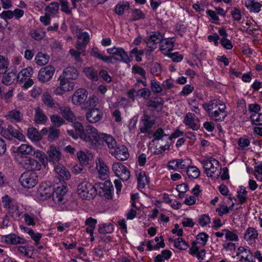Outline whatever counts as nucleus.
Wrapping results in <instances>:
<instances>
[{
  "instance_id": "nucleus-5",
  "label": "nucleus",
  "mask_w": 262,
  "mask_h": 262,
  "mask_svg": "<svg viewBox=\"0 0 262 262\" xmlns=\"http://www.w3.org/2000/svg\"><path fill=\"white\" fill-rule=\"evenodd\" d=\"M112 170L115 175L123 181H127L130 178L128 168L120 162H115L112 165Z\"/></svg>"
},
{
  "instance_id": "nucleus-55",
  "label": "nucleus",
  "mask_w": 262,
  "mask_h": 262,
  "mask_svg": "<svg viewBox=\"0 0 262 262\" xmlns=\"http://www.w3.org/2000/svg\"><path fill=\"white\" fill-rule=\"evenodd\" d=\"M77 156L81 164H84L88 162V161L92 157L91 155L88 153H85L82 151H79L77 154Z\"/></svg>"
},
{
  "instance_id": "nucleus-6",
  "label": "nucleus",
  "mask_w": 262,
  "mask_h": 262,
  "mask_svg": "<svg viewBox=\"0 0 262 262\" xmlns=\"http://www.w3.org/2000/svg\"><path fill=\"white\" fill-rule=\"evenodd\" d=\"M163 37L162 34L159 32H154L144 39V41L149 48V51L152 52L157 48V44L161 42Z\"/></svg>"
},
{
  "instance_id": "nucleus-26",
  "label": "nucleus",
  "mask_w": 262,
  "mask_h": 262,
  "mask_svg": "<svg viewBox=\"0 0 262 262\" xmlns=\"http://www.w3.org/2000/svg\"><path fill=\"white\" fill-rule=\"evenodd\" d=\"M59 110L64 120L70 122H72L76 120V117L70 107H60Z\"/></svg>"
},
{
  "instance_id": "nucleus-36",
  "label": "nucleus",
  "mask_w": 262,
  "mask_h": 262,
  "mask_svg": "<svg viewBox=\"0 0 262 262\" xmlns=\"http://www.w3.org/2000/svg\"><path fill=\"white\" fill-rule=\"evenodd\" d=\"M15 79L17 80V72L11 71L4 74L3 76L2 82L6 85H9L14 82Z\"/></svg>"
},
{
  "instance_id": "nucleus-54",
  "label": "nucleus",
  "mask_w": 262,
  "mask_h": 262,
  "mask_svg": "<svg viewBox=\"0 0 262 262\" xmlns=\"http://www.w3.org/2000/svg\"><path fill=\"white\" fill-rule=\"evenodd\" d=\"M53 189L51 187L43 188L41 187L39 190L40 195L45 199L49 198L52 193Z\"/></svg>"
},
{
  "instance_id": "nucleus-30",
  "label": "nucleus",
  "mask_w": 262,
  "mask_h": 262,
  "mask_svg": "<svg viewBox=\"0 0 262 262\" xmlns=\"http://www.w3.org/2000/svg\"><path fill=\"white\" fill-rule=\"evenodd\" d=\"M257 230L253 227H248L244 234V238L247 242L255 241L258 238Z\"/></svg>"
},
{
  "instance_id": "nucleus-21",
  "label": "nucleus",
  "mask_w": 262,
  "mask_h": 262,
  "mask_svg": "<svg viewBox=\"0 0 262 262\" xmlns=\"http://www.w3.org/2000/svg\"><path fill=\"white\" fill-rule=\"evenodd\" d=\"M101 141L105 143L110 153L117 146L115 139L112 136L108 134L104 133L101 134Z\"/></svg>"
},
{
  "instance_id": "nucleus-13",
  "label": "nucleus",
  "mask_w": 262,
  "mask_h": 262,
  "mask_svg": "<svg viewBox=\"0 0 262 262\" xmlns=\"http://www.w3.org/2000/svg\"><path fill=\"white\" fill-rule=\"evenodd\" d=\"M110 154L120 161H125L129 157L128 149L123 145H117Z\"/></svg>"
},
{
  "instance_id": "nucleus-29",
  "label": "nucleus",
  "mask_w": 262,
  "mask_h": 262,
  "mask_svg": "<svg viewBox=\"0 0 262 262\" xmlns=\"http://www.w3.org/2000/svg\"><path fill=\"white\" fill-rule=\"evenodd\" d=\"M60 88L63 90V92H69L73 90L75 84L69 81V79L60 76L58 79Z\"/></svg>"
},
{
  "instance_id": "nucleus-16",
  "label": "nucleus",
  "mask_w": 262,
  "mask_h": 262,
  "mask_svg": "<svg viewBox=\"0 0 262 262\" xmlns=\"http://www.w3.org/2000/svg\"><path fill=\"white\" fill-rule=\"evenodd\" d=\"M102 112L98 108H93L86 113V118L91 123H95L102 118Z\"/></svg>"
},
{
  "instance_id": "nucleus-23",
  "label": "nucleus",
  "mask_w": 262,
  "mask_h": 262,
  "mask_svg": "<svg viewBox=\"0 0 262 262\" xmlns=\"http://www.w3.org/2000/svg\"><path fill=\"white\" fill-rule=\"evenodd\" d=\"M78 38L76 47L78 50H82L90 41L89 35L87 32H81L79 33Z\"/></svg>"
},
{
  "instance_id": "nucleus-4",
  "label": "nucleus",
  "mask_w": 262,
  "mask_h": 262,
  "mask_svg": "<svg viewBox=\"0 0 262 262\" xmlns=\"http://www.w3.org/2000/svg\"><path fill=\"white\" fill-rule=\"evenodd\" d=\"M201 163L205 169L206 174L208 177H212L213 174H214L220 168L219 161L214 158H210L206 160L202 161Z\"/></svg>"
},
{
  "instance_id": "nucleus-56",
  "label": "nucleus",
  "mask_w": 262,
  "mask_h": 262,
  "mask_svg": "<svg viewBox=\"0 0 262 262\" xmlns=\"http://www.w3.org/2000/svg\"><path fill=\"white\" fill-rule=\"evenodd\" d=\"M8 66L7 59L3 56H0V77L7 71Z\"/></svg>"
},
{
  "instance_id": "nucleus-2",
  "label": "nucleus",
  "mask_w": 262,
  "mask_h": 262,
  "mask_svg": "<svg viewBox=\"0 0 262 262\" xmlns=\"http://www.w3.org/2000/svg\"><path fill=\"white\" fill-rule=\"evenodd\" d=\"M77 193L82 199L90 200L97 194V188L91 183L84 181L77 186Z\"/></svg>"
},
{
  "instance_id": "nucleus-9",
  "label": "nucleus",
  "mask_w": 262,
  "mask_h": 262,
  "mask_svg": "<svg viewBox=\"0 0 262 262\" xmlns=\"http://www.w3.org/2000/svg\"><path fill=\"white\" fill-rule=\"evenodd\" d=\"M226 106L224 104L220 105L215 110L212 111L208 115L209 117L213 120L217 122H222L224 120L227 114L225 110Z\"/></svg>"
},
{
  "instance_id": "nucleus-24",
  "label": "nucleus",
  "mask_w": 262,
  "mask_h": 262,
  "mask_svg": "<svg viewBox=\"0 0 262 262\" xmlns=\"http://www.w3.org/2000/svg\"><path fill=\"white\" fill-rule=\"evenodd\" d=\"M224 104V103L219 99H213L210 100L208 102L203 104L202 106L205 111L207 113L208 115L213 111L214 109H216L220 104Z\"/></svg>"
},
{
  "instance_id": "nucleus-58",
  "label": "nucleus",
  "mask_w": 262,
  "mask_h": 262,
  "mask_svg": "<svg viewBox=\"0 0 262 262\" xmlns=\"http://www.w3.org/2000/svg\"><path fill=\"white\" fill-rule=\"evenodd\" d=\"M191 164V160L189 159H178V169H188Z\"/></svg>"
},
{
  "instance_id": "nucleus-27",
  "label": "nucleus",
  "mask_w": 262,
  "mask_h": 262,
  "mask_svg": "<svg viewBox=\"0 0 262 262\" xmlns=\"http://www.w3.org/2000/svg\"><path fill=\"white\" fill-rule=\"evenodd\" d=\"M61 76L68 79H76L79 76L77 69L74 67H69L66 68Z\"/></svg>"
},
{
  "instance_id": "nucleus-51",
  "label": "nucleus",
  "mask_w": 262,
  "mask_h": 262,
  "mask_svg": "<svg viewBox=\"0 0 262 262\" xmlns=\"http://www.w3.org/2000/svg\"><path fill=\"white\" fill-rule=\"evenodd\" d=\"M137 181L138 186L143 188L146 184H148V181L145 173L144 171H141L137 174Z\"/></svg>"
},
{
  "instance_id": "nucleus-17",
  "label": "nucleus",
  "mask_w": 262,
  "mask_h": 262,
  "mask_svg": "<svg viewBox=\"0 0 262 262\" xmlns=\"http://www.w3.org/2000/svg\"><path fill=\"white\" fill-rule=\"evenodd\" d=\"M21 165L24 168L28 169L30 171L39 170L41 167L40 164L37 161L29 157H27L24 159Z\"/></svg>"
},
{
  "instance_id": "nucleus-40",
  "label": "nucleus",
  "mask_w": 262,
  "mask_h": 262,
  "mask_svg": "<svg viewBox=\"0 0 262 262\" xmlns=\"http://www.w3.org/2000/svg\"><path fill=\"white\" fill-rule=\"evenodd\" d=\"M83 72L87 77L93 81H96L98 79L97 72L92 68H85Z\"/></svg>"
},
{
  "instance_id": "nucleus-10",
  "label": "nucleus",
  "mask_w": 262,
  "mask_h": 262,
  "mask_svg": "<svg viewBox=\"0 0 262 262\" xmlns=\"http://www.w3.org/2000/svg\"><path fill=\"white\" fill-rule=\"evenodd\" d=\"M183 123L193 130H197L200 127L199 118L194 114L190 112L185 116Z\"/></svg>"
},
{
  "instance_id": "nucleus-22",
  "label": "nucleus",
  "mask_w": 262,
  "mask_h": 262,
  "mask_svg": "<svg viewBox=\"0 0 262 262\" xmlns=\"http://www.w3.org/2000/svg\"><path fill=\"white\" fill-rule=\"evenodd\" d=\"M33 69L31 67L22 69L18 74H17V81L23 83L27 79L30 78L33 74Z\"/></svg>"
},
{
  "instance_id": "nucleus-42",
  "label": "nucleus",
  "mask_w": 262,
  "mask_h": 262,
  "mask_svg": "<svg viewBox=\"0 0 262 262\" xmlns=\"http://www.w3.org/2000/svg\"><path fill=\"white\" fill-rule=\"evenodd\" d=\"M49 59V56L41 52L38 53L35 57L36 62L39 66L45 65L48 62Z\"/></svg>"
},
{
  "instance_id": "nucleus-41",
  "label": "nucleus",
  "mask_w": 262,
  "mask_h": 262,
  "mask_svg": "<svg viewBox=\"0 0 262 262\" xmlns=\"http://www.w3.org/2000/svg\"><path fill=\"white\" fill-rule=\"evenodd\" d=\"M51 122L55 127H58L66 123L65 120L58 115H52L50 116Z\"/></svg>"
},
{
  "instance_id": "nucleus-53",
  "label": "nucleus",
  "mask_w": 262,
  "mask_h": 262,
  "mask_svg": "<svg viewBox=\"0 0 262 262\" xmlns=\"http://www.w3.org/2000/svg\"><path fill=\"white\" fill-rule=\"evenodd\" d=\"M250 118L253 124L262 125V113H253Z\"/></svg>"
},
{
  "instance_id": "nucleus-62",
  "label": "nucleus",
  "mask_w": 262,
  "mask_h": 262,
  "mask_svg": "<svg viewBox=\"0 0 262 262\" xmlns=\"http://www.w3.org/2000/svg\"><path fill=\"white\" fill-rule=\"evenodd\" d=\"M28 233L35 242V245H37L39 243L40 239L42 236L41 234L39 233H35L32 229H30Z\"/></svg>"
},
{
  "instance_id": "nucleus-59",
  "label": "nucleus",
  "mask_w": 262,
  "mask_h": 262,
  "mask_svg": "<svg viewBox=\"0 0 262 262\" xmlns=\"http://www.w3.org/2000/svg\"><path fill=\"white\" fill-rule=\"evenodd\" d=\"M255 171V177L258 180L262 181V162L259 163H256L254 166Z\"/></svg>"
},
{
  "instance_id": "nucleus-1",
  "label": "nucleus",
  "mask_w": 262,
  "mask_h": 262,
  "mask_svg": "<svg viewBox=\"0 0 262 262\" xmlns=\"http://www.w3.org/2000/svg\"><path fill=\"white\" fill-rule=\"evenodd\" d=\"M101 134L96 128L89 125L85 127L81 140L88 143L91 146H96L100 144Z\"/></svg>"
},
{
  "instance_id": "nucleus-3",
  "label": "nucleus",
  "mask_w": 262,
  "mask_h": 262,
  "mask_svg": "<svg viewBox=\"0 0 262 262\" xmlns=\"http://www.w3.org/2000/svg\"><path fill=\"white\" fill-rule=\"evenodd\" d=\"M19 181L23 187L29 189L36 185L38 177L35 172L28 171L21 174L19 178Z\"/></svg>"
},
{
  "instance_id": "nucleus-37",
  "label": "nucleus",
  "mask_w": 262,
  "mask_h": 262,
  "mask_svg": "<svg viewBox=\"0 0 262 262\" xmlns=\"http://www.w3.org/2000/svg\"><path fill=\"white\" fill-rule=\"evenodd\" d=\"M41 99L45 105L48 107L52 108L55 106V102L48 92H45L42 94Z\"/></svg>"
},
{
  "instance_id": "nucleus-46",
  "label": "nucleus",
  "mask_w": 262,
  "mask_h": 262,
  "mask_svg": "<svg viewBox=\"0 0 262 262\" xmlns=\"http://www.w3.org/2000/svg\"><path fill=\"white\" fill-rule=\"evenodd\" d=\"M174 246L179 250H185L188 248L189 245L184 239L178 237L174 241Z\"/></svg>"
},
{
  "instance_id": "nucleus-52",
  "label": "nucleus",
  "mask_w": 262,
  "mask_h": 262,
  "mask_svg": "<svg viewBox=\"0 0 262 262\" xmlns=\"http://www.w3.org/2000/svg\"><path fill=\"white\" fill-rule=\"evenodd\" d=\"M208 235L205 232H201L196 236L195 243L200 244L202 246H205L208 241Z\"/></svg>"
},
{
  "instance_id": "nucleus-38",
  "label": "nucleus",
  "mask_w": 262,
  "mask_h": 262,
  "mask_svg": "<svg viewBox=\"0 0 262 262\" xmlns=\"http://www.w3.org/2000/svg\"><path fill=\"white\" fill-rule=\"evenodd\" d=\"M33 150L32 146L26 144H23L17 148L18 153L23 155H31Z\"/></svg>"
},
{
  "instance_id": "nucleus-35",
  "label": "nucleus",
  "mask_w": 262,
  "mask_h": 262,
  "mask_svg": "<svg viewBox=\"0 0 262 262\" xmlns=\"http://www.w3.org/2000/svg\"><path fill=\"white\" fill-rule=\"evenodd\" d=\"M7 119L11 122H19L23 119V115L18 110H12L6 116Z\"/></svg>"
},
{
  "instance_id": "nucleus-47",
  "label": "nucleus",
  "mask_w": 262,
  "mask_h": 262,
  "mask_svg": "<svg viewBox=\"0 0 262 262\" xmlns=\"http://www.w3.org/2000/svg\"><path fill=\"white\" fill-rule=\"evenodd\" d=\"M59 135V130L54 127H51L49 129L48 140L50 142H53L56 140Z\"/></svg>"
},
{
  "instance_id": "nucleus-8",
  "label": "nucleus",
  "mask_w": 262,
  "mask_h": 262,
  "mask_svg": "<svg viewBox=\"0 0 262 262\" xmlns=\"http://www.w3.org/2000/svg\"><path fill=\"white\" fill-rule=\"evenodd\" d=\"M55 72V68L48 66L41 68L38 72V79L41 82H46L50 81Z\"/></svg>"
},
{
  "instance_id": "nucleus-12",
  "label": "nucleus",
  "mask_w": 262,
  "mask_h": 262,
  "mask_svg": "<svg viewBox=\"0 0 262 262\" xmlns=\"http://www.w3.org/2000/svg\"><path fill=\"white\" fill-rule=\"evenodd\" d=\"M88 95V91L84 89L77 90L72 97L73 103L77 105L83 104L87 99Z\"/></svg>"
},
{
  "instance_id": "nucleus-25",
  "label": "nucleus",
  "mask_w": 262,
  "mask_h": 262,
  "mask_svg": "<svg viewBox=\"0 0 262 262\" xmlns=\"http://www.w3.org/2000/svg\"><path fill=\"white\" fill-rule=\"evenodd\" d=\"M96 167L100 177L104 179L106 178L107 176L109 168L101 158H98L96 160Z\"/></svg>"
},
{
  "instance_id": "nucleus-20",
  "label": "nucleus",
  "mask_w": 262,
  "mask_h": 262,
  "mask_svg": "<svg viewBox=\"0 0 262 262\" xmlns=\"http://www.w3.org/2000/svg\"><path fill=\"white\" fill-rule=\"evenodd\" d=\"M4 242L8 244L17 245L26 243V240L15 234H10L3 236Z\"/></svg>"
},
{
  "instance_id": "nucleus-15",
  "label": "nucleus",
  "mask_w": 262,
  "mask_h": 262,
  "mask_svg": "<svg viewBox=\"0 0 262 262\" xmlns=\"http://www.w3.org/2000/svg\"><path fill=\"white\" fill-rule=\"evenodd\" d=\"M154 124L155 121L151 120V117L147 114H144V118L141 120L140 132L142 133L150 134L151 133V127Z\"/></svg>"
},
{
  "instance_id": "nucleus-31",
  "label": "nucleus",
  "mask_w": 262,
  "mask_h": 262,
  "mask_svg": "<svg viewBox=\"0 0 262 262\" xmlns=\"http://www.w3.org/2000/svg\"><path fill=\"white\" fill-rule=\"evenodd\" d=\"M54 170L58 177L62 180H68L70 178V172L62 165L59 164L55 166Z\"/></svg>"
},
{
  "instance_id": "nucleus-63",
  "label": "nucleus",
  "mask_w": 262,
  "mask_h": 262,
  "mask_svg": "<svg viewBox=\"0 0 262 262\" xmlns=\"http://www.w3.org/2000/svg\"><path fill=\"white\" fill-rule=\"evenodd\" d=\"M137 95L147 100L151 95V92L147 88L142 89L137 91Z\"/></svg>"
},
{
  "instance_id": "nucleus-45",
  "label": "nucleus",
  "mask_w": 262,
  "mask_h": 262,
  "mask_svg": "<svg viewBox=\"0 0 262 262\" xmlns=\"http://www.w3.org/2000/svg\"><path fill=\"white\" fill-rule=\"evenodd\" d=\"M129 5L127 2H120L115 7L116 13L119 15H122L125 10L129 9Z\"/></svg>"
},
{
  "instance_id": "nucleus-49",
  "label": "nucleus",
  "mask_w": 262,
  "mask_h": 262,
  "mask_svg": "<svg viewBox=\"0 0 262 262\" xmlns=\"http://www.w3.org/2000/svg\"><path fill=\"white\" fill-rule=\"evenodd\" d=\"M113 230V225L111 223L103 224L100 225L98 228V232L100 234L111 233Z\"/></svg>"
},
{
  "instance_id": "nucleus-19",
  "label": "nucleus",
  "mask_w": 262,
  "mask_h": 262,
  "mask_svg": "<svg viewBox=\"0 0 262 262\" xmlns=\"http://www.w3.org/2000/svg\"><path fill=\"white\" fill-rule=\"evenodd\" d=\"M67 192V187L63 185L58 186L52 193L53 200L56 203H63V197Z\"/></svg>"
},
{
  "instance_id": "nucleus-60",
  "label": "nucleus",
  "mask_w": 262,
  "mask_h": 262,
  "mask_svg": "<svg viewBox=\"0 0 262 262\" xmlns=\"http://www.w3.org/2000/svg\"><path fill=\"white\" fill-rule=\"evenodd\" d=\"M161 67L157 62H155L151 64L150 68L151 73L156 76H159L161 73Z\"/></svg>"
},
{
  "instance_id": "nucleus-28",
  "label": "nucleus",
  "mask_w": 262,
  "mask_h": 262,
  "mask_svg": "<svg viewBox=\"0 0 262 262\" xmlns=\"http://www.w3.org/2000/svg\"><path fill=\"white\" fill-rule=\"evenodd\" d=\"M48 120L43 111L37 106L34 109V121L37 124H45Z\"/></svg>"
},
{
  "instance_id": "nucleus-64",
  "label": "nucleus",
  "mask_w": 262,
  "mask_h": 262,
  "mask_svg": "<svg viewBox=\"0 0 262 262\" xmlns=\"http://www.w3.org/2000/svg\"><path fill=\"white\" fill-rule=\"evenodd\" d=\"M210 222V217L206 214H203L201 215L199 219V223L202 227L206 226L209 224Z\"/></svg>"
},
{
  "instance_id": "nucleus-39",
  "label": "nucleus",
  "mask_w": 262,
  "mask_h": 262,
  "mask_svg": "<svg viewBox=\"0 0 262 262\" xmlns=\"http://www.w3.org/2000/svg\"><path fill=\"white\" fill-rule=\"evenodd\" d=\"M222 231L225 232L226 239L234 242H236L238 240V237L236 230L233 229L229 230L227 229H224L222 230Z\"/></svg>"
},
{
  "instance_id": "nucleus-14",
  "label": "nucleus",
  "mask_w": 262,
  "mask_h": 262,
  "mask_svg": "<svg viewBox=\"0 0 262 262\" xmlns=\"http://www.w3.org/2000/svg\"><path fill=\"white\" fill-rule=\"evenodd\" d=\"M107 52L110 54H113L118 57V60L122 61L125 63L130 62L127 53L122 48L113 47V48L107 49Z\"/></svg>"
},
{
  "instance_id": "nucleus-7",
  "label": "nucleus",
  "mask_w": 262,
  "mask_h": 262,
  "mask_svg": "<svg viewBox=\"0 0 262 262\" xmlns=\"http://www.w3.org/2000/svg\"><path fill=\"white\" fill-rule=\"evenodd\" d=\"M97 189H99V193L107 199H111L113 197L114 187L110 181H106L104 183H98L96 184Z\"/></svg>"
},
{
  "instance_id": "nucleus-50",
  "label": "nucleus",
  "mask_w": 262,
  "mask_h": 262,
  "mask_svg": "<svg viewBox=\"0 0 262 262\" xmlns=\"http://www.w3.org/2000/svg\"><path fill=\"white\" fill-rule=\"evenodd\" d=\"M59 10V4L57 2H52L46 6L45 10L46 13L50 14H56Z\"/></svg>"
},
{
  "instance_id": "nucleus-61",
  "label": "nucleus",
  "mask_w": 262,
  "mask_h": 262,
  "mask_svg": "<svg viewBox=\"0 0 262 262\" xmlns=\"http://www.w3.org/2000/svg\"><path fill=\"white\" fill-rule=\"evenodd\" d=\"M151 89L152 91L155 93H160L163 91V86L162 85H160L159 83H158L156 80L154 79H151Z\"/></svg>"
},
{
  "instance_id": "nucleus-33",
  "label": "nucleus",
  "mask_w": 262,
  "mask_h": 262,
  "mask_svg": "<svg viewBox=\"0 0 262 262\" xmlns=\"http://www.w3.org/2000/svg\"><path fill=\"white\" fill-rule=\"evenodd\" d=\"M27 136L33 142L38 141L42 139L41 135L34 127H30L28 129Z\"/></svg>"
},
{
  "instance_id": "nucleus-43",
  "label": "nucleus",
  "mask_w": 262,
  "mask_h": 262,
  "mask_svg": "<svg viewBox=\"0 0 262 262\" xmlns=\"http://www.w3.org/2000/svg\"><path fill=\"white\" fill-rule=\"evenodd\" d=\"M237 198L239 201V204H243L246 202L247 199V191L244 186L240 187V190L237 191Z\"/></svg>"
},
{
  "instance_id": "nucleus-34",
  "label": "nucleus",
  "mask_w": 262,
  "mask_h": 262,
  "mask_svg": "<svg viewBox=\"0 0 262 262\" xmlns=\"http://www.w3.org/2000/svg\"><path fill=\"white\" fill-rule=\"evenodd\" d=\"M245 6L250 12L257 13L260 11L262 5L254 0H247L245 2Z\"/></svg>"
},
{
  "instance_id": "nucleus-48",
  "label": "nucleus",
  "mask_w": 262,
  "mask_h": 262,
  "mask_svg": "<svg viewBox=\"0 0 262 262\" xmlns=\"http://www.w3.org/2000/svg\"><path fill=\"white\" fill-rule=\"evenodd\" d=\"M32 38L36 40L42 39L46 35V32L41 28H38L36 30H32L30 32Z\"/></svg>"
},
{
  "instance_id": "nucleus-11",
  "label": "nucleus",
  "mask_w": 262,
  "mask_h": 262,
  "mask_svg": "<svg viewBox=\"0 0 262 262\" xmlns=\"http://www.w3.org/2000/svg\"><path fill=\"white\" fill-rule=\"evenodd\" d=\"M47 160L50 163L55 164L61 159V154L54 145H51L46 155Z\"/></svg>"
},
{
  "instance_id": "nucleus-32",
  "label": "nucleus",
  "mask_w": 262,
  "mask_h": 262,
  "mask_svg": "<svg viewBox=\"0 0 262 262\" xmlns=\"http://www.w3.org/2000/svg\"><path fill=\"white\" fill-rule=\"evenodd\" d=\"M2 203L5 208L9 209L10 212L12 213L18 211V206L13 203L11 198L8 195L2 198Z\"/></svg>"
},
{
  "instance_id": "nucleus-57",
  "label": "nucleus",
  "mask_w": 262,
  "mask_h": 262,
  "mask_svg": "<svg viewBox=\"0 0 262 262\" xmlns=\"http://www.w3.org/2000/svg\"><path fill=\"white\" fill-rule=\"evenodd\" d=\"M145 14L140 9H135L132 10L131 19L135 21L141 18H144Z\"/></svg>"
},
{
  "instance_id": "nucleus-44",
  "label": "nucleus",
  "mask_w": 262,
  "mask_h": 262,
  "mask_svg": "<svg viewBox=\"0 0 262 262\" xmlns=\"http://www.w3.org/2000/svg\"><path fill=\"white\" fill-rule=\"evenodd\" d=\"M186 172L188 177L193 179L198 178L200 175L199 169L194 166H189Z\"/></svg>"
},
{
  "instance_id": "nucleus-18",
  "label": "nucleus",
  "mask_w": 262,
  "mask_h": 262,
  "mask_svg": "<svg viewBox=\"0 0 262 262\" xmlns=\"http://www.w3.org/2000/svg\"><path fill=\"white\" fill-rule=\"evenodd\" d=\"M174 40L172 38H162L160 42V50L165 55H170V52L173 50Z\"/></svg>"
}]
</instances>
